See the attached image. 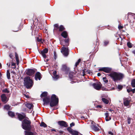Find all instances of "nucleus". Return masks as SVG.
I'll use <instances>...</instances> for the list:
<instances>
[{
  "label": "nucleus",
  "instance_id": "obj_49",
  "mask_svg": "<svg viewBox=\"0 0 135 135\" xmlns=\"http://www.w3.org/2000/svg\"><path fill=\"white\" fill-rule=\"evenodd\" d=\"M54 57H55V59H56V57H57V55L56 54V53L55 52H54Z\"/></svg>",
  "mask_w": 135,
  "mask_h": 135
},
{
  "label": "nucleus",
  "instance_id": "obj_23",
  "mask_svg": "<svg viewBox=\"0 0 135 135\" xmlns=\"http://www.w3.org/2000/svg\"><path fill=\"white\" fill-rule=\"evenodd\" d=\"M8 115L11 117H13L15 115V113L11 111H9L8 112Z\"/></svg>",
  "mask_w": 135,
  "mask_h": 135
},
{
  "label": "nucleus",
  "instance_id": "obj_19",
  "mask_svg": "<svg viewBox=\"0 0 135 135\" xmlns=\"http://www.w3.org/2000/svg\"><path fill=\"white\" fill-rule=\"evenodd\" d=\"M25 135H35L36 134V133L35 132L33 133L30 132H27L26 131H25Z\"/></svg>",
  "mask_w": 135,
  "mask_h": 135
},
{
  "label": "nucleus",
  "instance_id": "obj_48",
  "mask_svg": "<svg viewBox=\"0 0 135 135\" xmlns=\"http://www.w3.org/2000/svg\"><path fill=\"white\" fill-rule=\"evenodd\" d=\"M11 65L14 66V67L13 68H15V63H13V62H12V63L11 64Z\"/></svg>",
  "mask_w": 135,
  "mask_h": 135
},
{
  "label": "nucleus",
  "instance_id": "obj_62",
  "mask_svg": "<svg viewBox=\"0 0 135 135\" xmlns=\"http://www.w3.org/2000/svg\"><path fill=\"white\" fill-rule=\"evenodd\" d=\"M114 88H113L112 89V90H114Z\"/></svg>",
  "mask_w": 135,
  "mask_h": 135
},
{
  "label": "nucleus",
  "instance_id": "obj_32",
  "mask_svg": "<svg viewBox=\"0 0 135 135\" xmlns=\"http://www.w3.org/2000/svg\"><path fill=\"white\" fill-rule=\"evenodd\" d=\"M7 78L8 79H9L10 78V73L9 71L8 70H7Z\"/></svg>",
  "mask_w": 135,
  "mask_h": 135
},
{
  "label": "nucleus",
  "instance_id": "obj_15",
  "mask_svg": "<svg viewBox=\"0 0 135 135\" xmlns=\"http://www.w3.org/2000/svg\"><path fill=\"white\" fill-rule=\"evenodd\" d=\"M50 98L49 97H45L43 99L44 104L46 105L48 104L50 102Z\"/></svg>",
  "mask_w": 135,
  "mask_h": 135
},
{
  "label": "nucleus",
  "instance_id": "obj_6",
  "mask_svg": "<svg viewBox=\"0 0 135 135\" xmlns=\"http://www.w3.org/2000/svg\"><path fill=\"white\" fill-rule=\"evenodd\" d=\"M61 52L65 56H67L69 54V50L68 47H63L62 48Z\"/></svg>",
  "mask_w": 135,
  "mask_h": 135
},
{
  "label": "nucleus",
  "instance_id": "obj_38",
  "mask_svg": "<svg viewBox=\"0 0 135 135\" xmlns=\"http://www.w3.org/2000/svg\"><path fill=\"white\" fill-rule=\"evenodd\" d=\"M53 78L56 80L58 78V76L57 75H54L53 76Z\"/></svg>",
  "mask_w": 135,
  "mask_h": 135
},
{
  "label": "nucleus",
  "instance_id": "obj_35",
  "mask_svg": "<svg viewBox=\"0 0 135 135\" xmlns=\"http://www.w3.org/2000/svg\"><path fill=\"white\" fill-rule=\"evenodd\" d=\"M67 130L71 133L73 130L70 127H69L67 128Z\"/></svg>",
  "mask_w": 135,
  "mask_h": 135
},
{
  "label": "nucleus",
  "instance_id": "obj_13",
  "mask_svg": "<svg viewBox=\"0 0 135 135\" xmlns=\"http://www.w3.org/2000/svg\"><path fill=\"white\" fill-rule=\"evenodd\" d=\"M16 114L18 115V117L19 120H21L24 119L26 116V115L24 113H23L22 114H21L17 113Z\"/></svg>",
  "mask_w": 135,
  "mask_h": 135
},
{
  "label": "nucleus",
  "instance_id": "obj_64",
  "mask_svg": "<svg viewBox=\"0 0 135 135\" xmlns=\"http://www.w3.org/2000/svg\"><path fill=\"white\" fill-rule=\"evenodd\" d=\"M87 73H89V72H88V71Z\"/></svg>",
  "mask_w": 135,
  "mask_h": 135
},
{
  "label": "nucleus",
  "instance_id": "obj_9",
  "mask_svg": "<svg viewBox=\"0 0 135 135\" xmlns=\"http://www.w3.org/2000/svg\"><path fill=\"white\" fill-rule=\"evenodd\" d=\"M111 70V68L107 67H103L100 68L99 69V71H103L107 73H110Z\"/></svg>",
  "mask_w": 135,
  "mask_h": 135
},
{
  "label": "nucleus",
  "instance_id": "obj_8",
  "mask_svg": "<svg viewBox=\"0 0 135 135\" xmlns=\"http://www.w3.org/2000/svg\"><path fill=\"white\" fill-rule=\"evenodd\" d=\"M36 71V70L35 69H28L26 70V73L27 75L32 76L34 74Z\"/></svg>",
  "mask_w": 135,
  "mask_h": 135
},
{
  "label": "nucleus",
  "instance_id": "obj_30",
  "mask_svg": "<svg viewBox=\"0 0 135 135\" xmlns=\"http://www.w3.org/2000/svg\"><path fill=\"white\" fill-rule=\"evenodd\" d=\"M131 84L132 86L133 87L135 88V79L132 80Z\"/></svg>",
  "mask_w": 135,
  "mask_h": 135
},
{
  "label": "nucleus",
  "instance_id": "obj_4",
  "mask_svg": "<svg viewBox=\"0 0 135 135\" xmlns=\"http://www.w3.org/2000/svg\"><path fill=\"white\" fill-rule=\"evenodd\" d=\"M59 102L58 98L55 94H53L51 97L50 105L51 107L56 106Z\"/></svg>",
  "mask_w": 135,
  "mask_h": 135
},
{
  "label": "nucleus",
  "instance_id": "obj_31",
  "mask_svg": "<svg viewBox=\"0 0 135 135\" xmlns=\"http://www.w3.org/2000/svg\"><path fill=\"white\" fill-rule=\"evenodd\" d=\"M11 106L8 105H6L4 107V109L7 110H9L10 109Z\"/></svg>",
  "mask_w": 135,
  "mask_h": 135
},
{
  "label": "nucleus",
  "instance_id": "obj_7",
  "mask_svg": "<svg viewBox=\"0 0 135 135\" xmlns=\"http://www.w3.org/2000/svg\"><path fill=\"white\" fill-rule=\"evenodd\" d=\"M92 85L95 89L99 90L101 89L102 85L100 82H98L97 83L93 84Z\"/></svg>",
  "mask_w": 135,
  "mask_h": 135
},
{
  "label": "nucleus",
  "instance_id": "obj_10",
  "mask_svg": "<svg viewBox=\"0 0 135 135\" xmlns=\"http://www.w3.org/2000/svg\"><path fill=\"white\" fill-rule=\"evenodd\" d=\"M48 52V50L47 48L41 51V54L44 58H46V56L45 54L47 53Z\"/></svg>",
  "mask_w": 135,
  "mask_h": 135
},
{
  "label": "nucleus",
  "instance_id": "obj_22",
  "mask_svg": "<svg viewBox=\"0 0 135 135\" xmlns=\"http://www.w3.org/2000/svg\"><path fill=\"white\" fill-rule=\"evenodd\" d=\"M61 35L64 38H66L68 36V33L66 31H63L61 34Z\"/></svg>",
  "mask_w": 135,
  "mask_h": 135
},
{
  "label": "nucleus",
  "instance_id": "obj_52",
  "mask_svg": "<svg viewBox=\"0 0 135 135\" xmlns=\"http://www.w3.org/2000/svg\"><path fill=\"white\" fill-rule=\"evenodd\" d=\"M56 73H57V72H56V71H54L53 72V75H56Z\"/></svg>",
  "mask_w": 135,
  "mask_h": 135
},
{
  "label": "nucleus",
  "instance_id": "obj_58",
  "mask_svg": "<svg viewBox=\"0 0 135 135\" xmlns=\"http://www.w3.org/2000/svg\"><path fill=\"white\" fill-rule=\"evenodd\" d=\"M7 65L9 67L10 66V63H7Z\"/></svg>",
  "mask_w": 135,
  "mask_h": 135
},
{
  "label": "nucleus",
  "instance_id": "obj_47",
  "mask_svg": "<svg viewBox=\"0 0 135 135\" xmlns=\"http://www.w3.org/2000/svg\"><path fill=\"white\" fill-rule=\"evenodd\" d=\"M96 107L97 108H101L102 107V106L101 105H97Z\"/></svg>",
  "mask_w": 135,
  "mask_h": 135
},
{
  "label": "nucleus",
  "instance_id": "obj_29",
  "mask_svg": "<svg viewBox=\"0 0 135 135\" xmlns=\"http://www.w3.org/2000/svg\"><path fill=\"white\" fill-rule=\"evenodd\" d=\"M15 57L16 58V60L17 61V64H18L19 62V59H18V55L16 53H15Z\"/></svg>",
  "mask_w": 135,
  "mask_h": 135
},
{
  "label": "nucleus",
  "instance_id": "obj_46",
  "mask_svg": "<svg viewBox=\"0 0 135 135\" xmlns=\"http://www.w3.org/2000/svg\"><path fill=\"white\" fill-rule=\"evenodd\" d=\"M74 125L75 123L73 122H72L70 124V127H72L73 126H74Z\"/></svg>",
  "mask_w": 135,
  "mask_h": 135
},
{
  "label": "nucleus",
  "instance_id": "obj_43",
  "mask_svg": "<svg viewBox=\"0 0 135 135\" xmlns=\"http://www.w3.org/2000/svg\"><path fill=\"white\" fill-rule=\"evenodd\" d=\"M101 89L103 90H107L108 89L104 87H101Z\"/></svg>",
  "mask_w": 135,
  "mask_h": 135
},
{
  "label": "nucleus",
  "instance_id": "obj_57",
  "mask_svg": "<svg viewBox=\"0 0 135 135\" xmlns=\"http://www.w3.org/2000/svg\"><path fill=\"white\" fill-rule=\"evenodd\" d=\"M69 76L71 79H72V78L73 77V76L72 75H70Z\"/></svg>",
  "mask_w": 135,
  "mask_h": 135
},
{
  "label": "nucleus",
  "instance_id": "obj_26",
  "mask_svg": "<svg viewBox=\"0 0 135 135\" xmlns=\"http://www.w3.org/2000/svg\"><path fill=\"white\" fill-rule=\"evenodd\" d=\"M102 100L103 102L106 104H108L109 103L108 100L105 98H102Z\"/></svg>",
  "mask_w": 135,
  "mask_h": 135
},
{
  "label": "nucleus",
  "instance_id": "obj_56",
  "mask_svg": "<svg viewBox=\"0 0 135 135\" xmlns=\"http://www.w3.org/2000/svg\"><path fill=\"white\" fill-rule=\"evenodd\" d=\"M109 111H110V112H112V113H113L114 112V111H113V110L112 109H109Z\"/></svg>",
  "mask_w": 135,
  "mask_h": 135
},
{
  "label": "nucleus",
  "instance_id": "obj_33",
  "mask_svg": "<svg viewBox=\"0 0 135 135\" xmlns=\"http://www.w3.org/2000/svg\"><path fill=\"white\" fill-rule=\"evenodd\" d=\"M59 31H62L64 29V26L62 25H61L59 27Z\"/></svg>",
  "mask_w": 135,
  "mask_h": 135
},
{
  "label": "nucleus",
  "instance_id": "obj_2",
  "mask_svg": "<svg viewBox=\"0 0 135 135\" xmlns=\"http://www.w3.org/2000/svg\"><path fill=\"white\" fill-rule=\"evenodd\" d=\"M22 128L25 130L30 131L31 129V122L28 119H25L22 122Z\"/></svg>",
  "mask_w": 135,
  "mask_h": 135
},
{
  "label": "nucleus",
  "instance_id": "obj_27",
  "mask_svg": "<svg viewBox=\"0 0 135 135\" xmlns=\"http://www.w3.org/2000/svg\"><path fill=\"white\" fill-rule=\"evenodd\" d=\"M40 126L45 128L47 127V125L44 122H42L40 124Z\"/></svg>",
  "mask_w": 135,
  "mask_h": 135
},
{
  "label": "nucleus",
  "instance_id": "obj_61",
  "mask_svg": "<svg viewBox=\"0 0 135 135\" xmlns=\"http://www.w3.org/2000/svg\"><path fill=\"white\" fill-rule=\"evenodd\" d=\"M52 131H56L55 130V129H52Z\"/></svg>",
  "mask_w": 135,
  "mask_h": 135
},
{
  "label": "nucleus",
  "instance_id": "obj_45",
  "mask_svg": "<svg viewBox=\"0 0 135 135\" xmlns=\"http://www.w3.org/2000/svg\"><path fill=\"white\" fill-rule=\"evenodd\" d=\"M132 89L131 88L128 89H127V91L128 93H129L131 91H132Z\"/></svg>",
  "mask_w": 135,
  "mask_h": 135
},
{
  "label": "nucleus",
  "instance_id": "obj_50",
  "mask_svg": "<svg viewBox=\"0 0 135 135\" xmlns=\"http://www.w3.org/2000/svg\"><path fill=\"white\" fill-rule=\"evenodd\" d=\"M108 133L110 135H113V133L111 131L109 132Z\"/></svg>",
  "mask_w": 135,
  "mask_h": 135
},
{
  "label": "nucleus",
  "instance_id": "obj_16",
  "mask_svg": "<svg viewBox=\"0 0 135 135\" xmlns=\"http://www.w3.org/2000/svg\"><path fill=\"white\" fill-rule=\"evenodd\" d=\"M105 119L107 121H108L111 119V118L109 117V114L108 113H105Z\"/></svg>",
  "mask_w": 135,
  "mask_h": 135
},
{
  "label": "nucleus",
  "instance_id": "obj_24",
  "mask_svg": "<svg viewBox=\"0 0 135 135\" xmlns=\"http://www.w3.org/2000/svg\"><path fill=\"white\" fill-rule=\"evenodd\" d=\"M59 25L58 24H55L54 25V31H57L59 29Z\"/></svg>",
  "mask_w": 135,
  "mask_h": 135
},
{
  "label": "nucleus",
  "instance_id": "obj_1",
  "mask_svg": "<svg viewBox=\"0 0 135 135\" xmlns=\"http://www.w3.org/2000/svg\"><path fill=\"white\" fill-rule=\"evenodd\" d=\"M109 76L115 82L122 80L124 77V75L123 74L115 72L111 73L109 74Z\"/></svg>",
  "mask_w": 135,
  "mask_h": 135
},
{
  "label": "nucleus",
  "instance_id": "obj_53",
  "mask_svg": "<svg viewBox=\"0 0 135 135\" xmlns=\"http://www.w3.org/2000/svg\"><path fill=\"white\" fill-rule=\"evenodd\" d=\"M65 42L66 43H68L69 42V40L68 39H65Z\"/></svg>",
  "mask_w": 135,
  "mask_h": 135
},
{
  "label": "nucleus",
  "instance_id": "obj_40",
  "mask_svg": "<svg viewBox=\"0 0 135 135\" xmlns=\"http://www.w3.org/2000/svg\"><path fill=\"white\" fill-rule=\"evenodd\" d=\"M2 91L4 93H8L9 92V91L7 89H3L2 90Z\"/></svg>",
  "mask_w": 135,
  "mask_h": 135
},
{
  "label": "nucleus",
  "instance_id": "obj_11",
  "mask_svg": "<svg viewBox=\"0 0 135 135\" xmlns=\"http://www.w3.org/2000/svg\"><path fill=\"white\" fill-rule=\"evenodd\" d=\"M58 123L60 126L65 127H67L68 126L67 123L64 121H59Z\"/></svg>",
  "mask_w": 135,
  "mask_h": 135
},
{
  "label": "nucleus",
  "instance_id": "obj_37",
  "mask_svg": "<svg viewBox=\"0 0 135 135\" xmlns=\"http://www.w3.org/2000/svg\"><path fill=\"white\" fill-rule=\"evenodd\" d=\"M81 61V59H79L78 60V61L76 62L75 64V67H76L79 64V63Z\"/></svg>",
  "mask_w": 135,
  "mask_h": 135
},
{
  "label": "nucleus",
  "instance_id": "obj_14",
  "mask_svg": "<svg viewBox=\"0 0 135 135\" xmlns=\"http://www.w3.org/2000/svg\"><path fill=\"white\" fill-rule=\"evenodd\" d=\"M2 100L3 102L6 103L7 101V98L5 94H3L1 96Z\"/></svg>",
  "mask_w": 135,
  "mask_h": 135
},
{
  "label": "nucleus",
  "instance_id": "obj_39",
  "mask_svg": "<svg viewBox=\"0 0 135 135\" xmlns=\"http://www.w3.org/2000/svg\"><path fill=\"white\" fill-rule=\"evenodd\" d=\"M104 45L105 46H106L109 43V42L108 40H105L104 41Z\"/></svg>",
  "mask_w": 135,
  "mask_h": 135
},
{
  "label": "nucleus",
  "instance_id": "obj_21",
  "mask_svg": "<svg viewBox=\"0 0 135 135\" xmlns=\"http://www.w3.org/2000/svg\"><path fill=\"white\" fill-rule=\"evenodd\" d=\"M92 129L95 131H98L99 130V128L97 126L95 125H93L91 126Z\"/></svg>",
  "mask_w": 135,
  "mask_h": 135
},
{
  "label": "nucleus",
  "instance_id": "obj_55",
  "mask_svg": "<svg viewBox=\"0 0 135 135\" xmlns=\"http://www.w3.org/2000/svg\"><path fill=\"white\" fill-rule=\"evenodd\" d=\"M83 73L84 74H86V73L87 72V71H86V70H84L83 71Z\"/></svg>",
  "mask_w": 135,
  "mask_h": 135
},
{
  "label": "nucleus",
  "instance_id": "obj_54",
  "mask_svg": "<svg viewBox=\"0 0 135 135\" xmlns=\"http://www.w3.org/2000/svg\"><path fill=\"white\" fill-rule=\"evenodd\" d=\"M132 91L133 92V93H134L135 92V88L133 89H132Z\"/></svg>",
  "mask_w": 135,
  "mask_h": 135
},
{
  "label": "nucleus",
  "instance_id": "obj_34",
  "mask_svg": "<svg viewBox=\"0 0 135 135\" xmlns=\"http://www.w3.org/2000/svg\"><path fill=\"white\" fill-rule=\"evenodd\" d=\"M67 130L71 133L73 130L70 127H69L67 128Z\"/></svg>",
  "mask_w": 135,
  "mask_h": 135
},
{
  "label": "nucleus",
  "instance_id": "obj_12",
  "mask_svg": "<svg viewBox=\"0 0 135 135\" xmlns=\"http://www.w3.org/2000/svg\"><path fill=\"white\" fill-rule=\"evenodd\" d=\"M41 78V73L39 72H37L35 74V80H40Z\"/></svg>",
  "mask_w": 135,
  "mask_h": 135
},
{
  "label": "nucleus",
  "instance_id": "obj_25",
  "mask_svg": "<svg viewBox=\"0 0 135 135\" xmlns=\"http://www.w3.org/2000/svg\"><path fill=\"white\" fill-rule=\"evenodd\" d=\"M78 131L73 130L70 134L72 135H78Z\"/></svg>",
  "mask_w": 135,
  "mask_h": 135
},
{
  "label": "nucleus",
  "instance_id": "obj_59",
  "mask_svg": "<svg viewBox=\"0 0 135 135\" xmlns=\"http://www.w3.org/2000/svg\"><path fill=\"white\" fill-rule=\"evenodd\" d=\"M101 74L100 73H98L97 74V75L98 76H100L101 75Z\"/></svg>",
  "mask_w": 135,
  "mask_h": 135
},
{
  "label": "nucleus",
  "instance_id": "obj_5",
  "mask_svg": "<svg viewBox=\"0 0 135 135\" xmlns=\"http://www.w3.org/2000/svg\"><path fill=\"white\" fill-rule=\"evenodd\" d=\"M131 99L130 98H124L123 104L126 107H129L131 106L130 105L131 102Z\"/></svg>",
  "mask_w": 135,
  "mask_h": 135
},
{
  "label": "nucleus",
  "instance_id": "obj_3",
  "mask_svg": "<svg viewBox=\"0 0 135 135\" xmlns=\"http://www.w3.org/2000/svg\"><path fill=\"white\" fill-rule=\"evenodd\" d=\"M24 84L27 88L29 89L32 86L33 82L29 76H27L25 79Z\"/></svg>",
  "mask_w": 135,
  "mask_h": 135
},
{
  "label": "nucleus",
  "instance_id": "obj_41",
  "mask_svg": "<svg viewBox=\"0 0 135 135\" xmlns=\"http://www.w3.org/2000/svg\"><path fill=\"white\" fill-rule=\"evenodd\" d=\"M123 88V86L121 85H118V88L119 90H121Z\"/></svg>",
  "mask_w": 135,
  "mask_h": 135
},
{
  "label": "nucleus",
  "instance_id": "obj_20",
  "mask_svg": "<svg viewBox=\"0 0 135 135\" xmlns=\"http://www.w3.org/2000/svg\"><path fill=\"white\" fill-rule=\"evenodd\" d=\"M26 106L29 109H33V105L32 103H27L26 105Z\"/></svg>",
  "mask_w": 135,
  "mask_h": 135
},
{
  "label": "nucleus",
  "instance_id": "obj_44",
  "mask_svg": "<svg viewBox=\"0 0 135 135\" xmlns=\"http://www.w3.org/2000/svg\"><path fill=\"white\" fill-rule=\"evenodd\" d=\"M37 40L38 42H41L42 40L41 38H40L38 37H37Z\"/></svg>",
  "mask_w": 135,
  "mask_h": 135
},
{
  "label": "nucleus",
  "instance_id": "obj_36",
  "mask_svg": "<svg viewBox=\"0 0 135 135\" xmlns=\"http://www.w3.org/2000/svg\"><path fill=\"white\" fill-rule=\"evenodd\" d=\"M127 45L128 47L131 48L132 47V44L130 42H128L127 43Z\"/></svg>",
  "mask_w": 135,
  "mask_h": 135
},
{
  "label": "nucleus",
  "instance_id": "obj_42",
  "mask_svg": "<svg viewBox=\"0 0 135 135\" xmlns=\"http://www.w3.org/2000/svg\"><path fill=\"white\" fill-rule=\"evenodd\" d=\"M131 118L130 117H128L127 118L128 123L129 124L131 123Z\"/></svg>",
  "mask_w": 135,
  "mask_h": 135
},
{
  "label": "nucleus",
  "instance_id": "obj_51",
  "mask_svg": "<svg viewBox=\"0 0 135 135\" xmlns=\"http://www.w3.org/2000/svg\"><path fill=\"white\" fill-rule=\"evenodd\" d=\"M118 28L119 29H121L123 28V26H118Z\"/></svg>",
  "mask_w": 135,
  "mask_h": 135
},
{
  "label": "nucleus",
  "instance_id": "obj_60",
  "mask_svg": "<svg viewBox=\"0 0 135 135\" xmlns=\"http://www.w3.org/2000/svg\"><path fill=\"white\" fill-rule=\"evenodd\" d=\"M132 52L133 53L135 54V50H133Z\"/></svg>",
  "mask_w": 135,
  "mask_h": 135
},
{
  "label": "nucleus",
  "instance_id": "obj_18",
  "mask_svg": "<svg viewBox=\"0 0 135 135\" xmlns=\"http://www.w3.org/2000/svg\"><path fill=\"white\" fill-rule=\"evenodd\" d=\"M61 69L63 71H68L69 68L67 67L66 65H62Z\"/></svg>",
  "mask_w": 135,
  "mask_h": 135
},
{
  "label": "nucleus",
  "instance_id": "obj_17",
  "mask_svg": "<svg viewBox=\"0 0 135 135\" xmlns=\"http://www.w3.org/2000/svg\"><path fill=\"white\" fill-rule=\"evenodd\" d=\"M103 81L104 83V84L106 86L107 85L108 86H110V84H108L107 85V84L108 82V80L106 77H103Z\"/></svg>",
  "mask_w": 135,
  "mask_h": 135
},
{
  "label": "nucleus",
  "instance_id": "obj_28",
  "mask_svg": "<svg viewBox=\"0 0 135 135\" xmlns=\"http://www.w3.org/2000/svg\"><path fill=\"white\" fill-rule=\"evenodd\" d=\"M47 94V92H44L41 95V97L46 96Z\"/></svg>",
  "mask_w": 135,
  "mask_h": 135
},
{
  "label": "nucleus",
  "instance_id": "obj_63",
  "mask_svg": "<svg viewBox=\"0 0 135 135\" xmlns=\"http://www.w3.org/2000/svg\"><path fill=\"white\" fill-rule=\"evenodd\" d=\"M1 66V64L0 63V67Z\"/></svg>",
  "mask_w": 135,
  "mask_h": 135
}]
</instances>
